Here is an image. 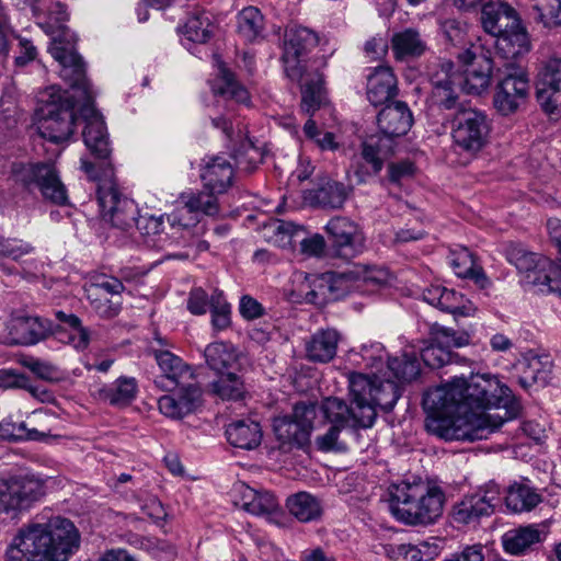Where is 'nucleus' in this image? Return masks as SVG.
Here are the masks:
<instances>
[{
	"mask_svg": "<svg viewBox=\"0 0 561 561\" xmlns=\"http://www.w3.org/2000/svg\"><path fill=\"white\" fill-rule=\"evenodd\" d=\"M427 431L445 440L486 439L522 410L511 389L491 374L454 377L423 398Z\"/></svg>",
	"mask_w": 561,
	"mask_h": 561,
	"instance_id": "1",
	"label": "nucleus"
},
{
	"mask_svg": "<svg viewBox=\"0 0 561 561\" xmlns=\"http://www.w3.org/2000/svg\"><path fill=\"white\" fill-rule=\"evenodd\" d=\"M79 546L80 534L73 523L55 516L23 525L5 556L8 561H68Z\"/></svg>",
	"mask_w": 561,
	"mask_h": 561,
	"instance_id": "2",
	"label": "nucleus"
},
{
	"mask_svg": "<svg viewBox=\"0 0 561 561\" xmlns=\"http://www.w3.org/2000/svg\"><path fill=\"white\" fill-rule=\"evenodd\" d=\"M320 43L319 35L305 26H290L285 31L282 60L286 76L300 83L301 110L312 115L324 101L323 77L309 70L307 56Z\"/></svg>",
	"mask_w": 561,
	"mask_h": 561,
	"instance_id": "3",
	"label": "nucleus"
},
{
	"mask_svg": "<svg viewBox=\"0 0 561 561\" xmlns=\"http://www.w3.org/2000/svg\"><path fill=\"white\" fill-rule=\"evenodd\" d=\"M51 56L61 66V78L84 100L80 114L85 122L82 136L87 148L95 158L106 160L111 154L108 135L102 115L92 105L93 95L89 90L83 61L60 45L51 48Z\"/></svg>",
	"mask_w": 561,
	"mask_h": 561,
	"instance_id": "4",
	"label": "nucleus"
},
{
	"mask_svg": "<svg viewBox=\"0 0 561 561\" xmlns=\"http://www.w3.org/2000/svg\"><path fill=\"white\" fill-rule=\"evenodd\" d=\"M388 495L391 515L405 525L434 524L444 511V491L422 480L393 483L388 489Z\"/></svg>",
	"mask_w": 561,
	"mask_h": 561,
	"instance_id": "5",
	"label": "nucleus"
},
{
	"mask_svg": "<svg viewBox=\"0 0 561 561\" xmlns=\"http://www.w3.org/2000/svg\"><path fill=\"white\" fill-rule=\"evenodd\" d=\"M81 170L91 181H99L98 202L100 213L106 222L114 228L129 231L135 227L139 209L136 203L124 195L113 181V170L110 163L104 168L105 179L101 180L96 165L85 158L80 159Z\"/></svg>",
	"mask_w": 561,
	"mask_h": 561,
	"instance_id": "6",
	"label": "nucleus"
},
{
	"mask_svg": "<svg viewBox=\"0 0 561 561\" xmlns=\"http://www.w3.org/2000/svg\"><path fill=\"white\" fill-rule=\"evenodd\" d=\"M505 253L507 261L525 274L527 284L536 287L541 294L561 295V268L549 257L530 252L518 243H511Z\"/></svg>",
	"mask_w": 561,
	"mask_h": 561,
	"instance_id": "7",
	"label": "nucleus"
},
{
	"mask_svg": "<svg viewBox=\"0 0 561 561\" xmlns=\"http://www.w3.org/2000/svg\"><path fill=\"white\" fill-rule=\"evenodd\" d=\"M490 124L484 112L460 107L451 121L454 147L472 157L488 142Z\"/></svg>",
	"mask_w": 561,
	"mask_h": 561,
	"instance_id": "8",
	"label": "nucleus"
},
{
	"mask_svg": "<svg viewBox=\"0 0 561 561\" xmlns=\"http://www.w3.org/2000/svg\"><path fill=\"white\" fill-rule=\"evenodd\" d=\"M529 90L527 71L517 62H505L493 96L494 107L504 116L514 114L526 104Z\"/></svg>",
	"mask_w": 561,
	"mask_h": 561,
	"instance_id": "9",
	"label": "nucleus"
},
{
	"mask_svg": "<svg viewBox=\"0 0 561 561\" xmlns=\"http://www.w3.org/2000/svg\"><path fill=\"white\" fill-rule=\"evenodd\" d=\"M15 181L28 190L37 187L43 197L57 205L68 202L67 190L51 163L21 164L13 169Z\"/></svg>",
	"mask_w": 561,
	"mask_h": 561,
	"instance_id": "10",
	"label": "nucleus"
},
{
	"mask_svg": "<svg viewBox=\"0 0 561 561\" xmlns=\"http://www.w3.org/2000/svg\"><path fill=\"white\" fill-rule=\"evenodd\" d=\"M43 482L28 474L0 478V513H15L28 508L44 495Z\"/></svg>",
	"mask_w": 561,
	"mask_h": 561,
	"instance_id": "11",
	"label": "nucleus"
},
{
	"mask_svg": "<svg viewBox=\"0 0 561 561\" xmlns=\"http://www.w3.org/2000/svg\"><path fill=\"white\" fill-rule=\"evenodd\" d=\"M501 502V488L494 481L479 486L477 490L463 495L454 505L453 518L460 524H474L484 516L493 514Z\"/></svg>",
	"mask_w": 561,
	"mask_h": 561,
	"instance_id": "12",
	"label": "nucleus"
},
{
	"mask_svg": "<svg viewBox=\"0 0 561 561\" xmlns=\"http://www.w3.org/2000/svg\"><path fill=\"white\" fill-rule=\"evenodd\" d=\"M73 102L67 98L60 102H48L39 108L38 133L54 142L67 141L73 133Z\"/></svg>",
	"mask_w": 561,
	"mask_h": 561,
	"instance_id": "13",
	"label": "nucleus"
},
{
	"mask_svg": "<svg viewBox=\"0 0 561 561\" xmlns=\"http://www.w3.org/2000/svg\"><path fill=\"white\" fill-rule=\"evenodd\" d=\"M316 414L317 405L314 403L295 404L291 416L274 420L273 427L277 439L283 445L304 446L309 442Z\"/></svg>",
	"mask_w": 561,
	"mask_h": 561,
	"instance_id": "14",
	"label": "nucleus"
},
{
	"mask_svg": "<svg viewBox=\"0 0 561 561\" xmlns=\"http://www.w3.org/2000/svg\"><path fill=\"white\" fill-rule=\"evenodd\" d=\"M537 100L551 118H561V58L547 60L538 73Z\"/></svg>",
	"mask_w": 561,
	"mask_h": 561,
	"instance_id": "15",
	"label": "nucleus"
},
{
	"mask_svg": "<svg viewBox=\"0 0 561 561\" xmlns=\"http://www.w3.org/2000/svg\"><path fill=\"white\" fill-rule=\"evenodd\" d=\"M54 332L49 320L27 314H12L5 324L2 342L8 345H32Z\"/></svg>",
	"mask_w": 561,
	"mask_h": 561,
	"instance_id": "16",
	"label": "nucleus"
},
{
	"mask_svg": "<svg viewBox=\"0 0 561 561\" xmlns=\"http://www.w3.org/2000/svg\"><path fill=\"white\" fill-rule=\"evenodd\" d=\"M325 230L336 256L351 259L362 253L365 238L359 227L345 217L331 219Z\"/></svg>",
	"mask_w": 561,
	"mask_h": 561,
	"instance_id": "17",
	"label": "nucleus"
},
{
	"mask_svg": "<svg viewBox=\"0 0 561 561\" xmlns=\"http://www.w3.org/2000/svg\"><path fill=\"white\" fill-rule=\"evenodd\" d=\"M211 312V324L216 330H225L231 324V306L221 290H214L210 298L202 287L193 288L188 295L187 309L192 314Z\"/></svg>",
	"mask_w": 561,
	"mask_h": 561,
	"instance_id": "18",
	"label": "nucleus"
},
{
	"mask_svg": "<svg viewBox=\"0 0 561 561\" xmlns=\"http://www.w3.org/2000/svg\"><path fill=\"white\" fill-rule=\"evenodd\" d=\"M548 534L549 527L546 523L520 525L503 534L502 546L511 556H525L541 545Z\"/></svg>",
	"mask_w": 561,
	"mask_h": 561,
	"instance_id": "19",
	"label": "nucleus"
},
{
	"mask_svg": "<svg viewBox=\"0 0 561 561\" xmlns=\"http://www.w3.org/2000/svg\"><path fill=\"white\" fill-rule=\"evenodd\" d=\"M376 375L369 377L364 374L353 373L348 377L350 396L352 404L359 413L358 421L360 427L373 426L377 412L374 409V389Z\"/></svg>",
	"mask_w": 561,
	"mask_h": 561,
	"instance_id": "20",
	"label": "nucleus"
},
{
	"mask_svg": "<svg viewBox=\"0 0 561 561\" xmlns=\"http://www.w3.org/2000/svg\"><path fill=\"white\" fill-rule=\"evenodd\" d=\"M459 59L467 66L463 73L462 89L468 94L480 95L491 85L493 61L483 55L477 57L471 49L459 55Z\"/></svg>",
	"mask_w": 561,
	"mask_h": 561,
	"instance_id": "21",
	"label": "nucleus"
},
{
	"mask_svg": "<svg viewBox=\"0 0 561 561\" xmlns=\"http://www.w3.org/2000/svg\"><path fill=\"white\" fill-rule=\"evenodd\" d=\"M156 362L161 375L154 378L158 388L172 391L193 379V371L179 356L169 351L153 350Z\"/></svg>",
	"mask_w": 561,
	"mask_h": 561,
	"instance_id": "22",
	"label": "nucleus"
},
{
	"mask_svg": "<svg viewBox=\"0 0 561 561\" xmlns=\"http://www.w3.org/2000/svg\"><path fill=\"white\" fill-rule=\"evenodd\" d=\"M519 22L516 11L505 2L489 1L482 7V27L495 39L511 27H516Z\"/></svg>",
	"mask_w": 561,
	"mask_h": 561,
	"instance_id": "23",
	"label": "nucleus"
},
{
	"mask_svg": "<svg viewBox=\"0 0 561 561\" xmlns=\"http://www.w3.org/2000/svg\"><path fill=\"white\" fill-rule=\"evenodd\" d=\"M377 123L387 141L405 135L412 124L413 116L404 102H393L386 105L378 114Z\"/></svg>",
	"mask_w": 561,
	"mask_h": 561,
	"instance_id": "24",
	"label": "nucleus"
},
{
	"mask_svg": "<svg viewBox=\"0 0 561 561\" xmlns=\"http://www.w3.org/2000/svg\"><path fill=\"white\" fill-rule=\"evenodd\" d=\"M233 496L236 505L253 515H271L279 508L278 501L272 493L252 489L242 482L234 484Z\"/></svg>",
	"mask_w": 561,
	"mask_h": 561,
	"instance_id": "25",
	"label": "nucleus"
},
{
	"mask_svg": "<svg viewBox=\"0 0 561 561\" xmlns=\"http://www.w3.org/2000/svg\"><path fill=\"white\" fill-rule=\"evenodd\" d=\"M204 188L224 194L232 185L233 168L231 162L222 156L209 157L201 170Z\"/></svg>",
	"mask_w": 561,
	"mask_h": 561,
	"instance_id": "26",
	"label": "nucleus"
},
{
	"mask_svg": "<svg viewBox=\"0 0 561 561\" xmlns=\"http://www.w3.org/2000/svg\"><path fill=\"white\" fill-rule=\"evenodd\" d=\"M496 54L506 62L515 60L530 50V39L522 22L511 27L494 41Z\"/></svg>",
	"mask_w": 561,
	"mask_h": 561,
	"instance_id": "27",
	"label": "nucleus"
},
{
	"mask_svg": "<svg viewBox=\"0 0 561 561\" xmlns=\"http://www.w3.org/2000/svg\"><path fill=\"white\" fill-rule=\"evenodd\" d=\"M505 505L512 513H527L542 502V495L528 482H513L506 490Z\"/></svg>",
	"mask_w": 561,
	"mask_h": 561,
	"instance_id": "28",
	"label": "nucleus"
},
{
	"mask_svg": "<svg viewBox=\"0 0 561 561\" xmlns=\"http://www.w3.org/2000/svg\"><path fill=\"white\" fill-rule=\"evenodd\" d=\"M397 79L389 67H378L367 79L368 101L377 106L394 96Z\"/></svg>",
	"mask_w": 561,
	"mask_h": 561,
	"instance_id": "29",
	"label": "nucleus"
},
{
	"mask_svg": "<svg viewBox=\"0 0 561 561\" xmlns=\"http://www.w3.org/2000/svg\"><path fill=\"white\" fill-rule=\"evenodd\" d=\"M138 382L136 378L121 376L114 382L104 385L98 391L100 400L113 407L129 405L137 397Z\"/></svg>",
	"mask_w": 561,
	"mask_h": 561,
	"instance_id": "30",
	"label": "nucleus"
},
{
	"mask_svg": "<svg viewBox=\"0 0 561 561\" xmlns=\"http://www.w3.org/2000/svg\"><path fill=\"white\" fill-rule=\"evenodd\" d=\"M391 48L397 60H409L421 57L427 45L420 32L410 27L392 35Z\"/></svg>",
	"mask_w": 561,
	"mask_h": 561,
	"instance_id": "31",
	"label": "nucleus"
},
{
	"mask_svg": "<svg viewBox=\"0 0 561 561\" xmlns=\"http://www.w3.org/2000/svg\"><path fill=\"white\" fill-rule=\"evenodd\" d=\"M228 442L242 449H254L262 440V430L257 422L244 419L231 422L226 427Z\"/></svg>",
	"mask_w": 561,
	"mask_h": 561,
	"instance_id": "32",
	"label": "nucleus"
},
{
	"mask_svg": "<svg viewBox=\"0 0 561 561\" xmlns=\"http://www.w3.org/2000/svg\"><path fill=\"white\" fill-rule=\"evenodd\" d=\"M448 260L458 277L472 278L481 288L490 285L482 267L476 263L473 254L467 248L450 251Z\"/></svg>",
	"mask_w": 561,
	"mask_h": 561,
	"instance_id": "33",
	"label": "nucleus"
},
{
	"mask_svg": "<svg viewBox=\"0 0 561 561\" xmlns=\"http://www.w3.org/2000/svg\"><path fill=\"white\" fill-rule=\"evenodd\" d=\"M340 334L334 329L316 332L307 343V356L312 362L327 363L336 354Z\"/></svg>",
	"mask_w": 561,
	"mask_h": 561,
	"instance_id": "34",
	"label": "nucleus"
},
{
	"mask_svg": "<svg viewBox=\"0 0 561 561\" xmlns=\"http://www.w3.org/2000/svg\"><path fill=\"white\" fill-rule=\"evenodd\" d=\"M317 282V287L320 289L322 296L330 294L334 298H339L350 293L352 289L358 288L354 266L344 272L331 271L323 273Z\"/></svg>",
	"mask_w": 561,
	"mask_h": 561,
	"instance_id": "35",
	"label": "nucleus"
},
{
	"mask_svg": "<svg viewBox=\"0 0 561 561\" xmlns=\"http://www.w3.org/2000/svg\"><path fill=\"white\" fill-rule=\"evenodd\" d=\"M206 363L218 375L227 374L239 367V355L236 350L226 343L209 344L204 352Z\"/></svg>",
	"mask_w": 561,
	"mask_h": 561,
	"instance_id": "36",
	"label": "nucleus"
},
{
	"mask_svg": "<svg viewBox=\"0 0 561 561\" xmlns=\"http://www.w3.org/2000/svg\"><path fill=\"white\" fill-rule=\"evenodd\" d=\"M320 410L332 425L360 427L358 421L359 413L356 408L353 404L348 407L339 398L324 399Z\"/></svg>",
	"mask_w": 561,
	"mask_h": 561,
	"instance_id": "37",
	"label": "nucleus"
},
{
	"mask_svg": "<svg viewBox=\"0 0 561 561\" xmlns=\"http://www.w3.org/2000/svg\"><path fill=\"white\" fill-rule=\"evenodd\" d=\"M302 232L301 227L279 219H271L263 225L261 230L265 241L279 248L291 245L294 238Z\"/></svg>",
	"mask_w": 561,
	"mask_h": 561,
	"instance_id": "38",
	"label": "nucleus"
},
{
	"mask_svg": "<svg viewBox=\"0 0 561 561\" xmlns=\"http://www.w3.org/2000/svg\"><path fill=\"white\" fill-rule=\"evenodd\" d=\"M287 507L291 515L304 523L319 518L322 513L320 501L307 492H298L288 497Z\"/></svg>",
	"mask_w": 561,
	"mask_h": 561,
	"instance_id": "39",
	"label": "nucleus"
},
{
	"mask_svg": "<svg viewBox=\"0 0 561 561\" xmlns=\"http://www.w3.org/2000/svg\"><path fill=\"white\" fill-rule=\"evenodd\" d=\"M218 193L208 190L198 192H185L179 196L178 203L187 205L199 217L215 216L219 211V204L217 199Z\"/></svg>",
	"mask_w": 561,
	"mask_h": 561,
	"instance_id": "40",
	"label": "nucleus"
},
{
	"mask_svg": "<svg viewBox=\"0 0 561 561\" xmlns=\"http://www.w3.org/2000/svg\"><path fill=\"white\" fill-rule=\"evenodd\" d=\"M216 94L234 100L240 104H249L250 95L248 90L242 87L226 67H219V75L216 83L213 85Z\"/></svg>",
	"mask_w": 561,
	"mask_h": 561,
	"instance_id": "41",
	"label": "nucleus"
},
{
	"mask_svg": "<svg viewBox=\"0 0 561 561\" xmlns=\"http://www.w3.org/2000/svg\"><path fill=\"white\" fill-rule=\"evenodd\" d=\"M385 140L378 136H370L363 142L362 158L369 167L367 172L377 174L382 169L383 160L391 150L390 145L383 144Z\"/></svg>",
	"mask_w": 561,
	"mask_h": 561,
	"instance_id": "42",
	"label": "nucleus"
},
{
	"mask_svg": "<svg viewBox=\"0 0 561 561\" xmlns=\"http://www.w3.org/2000/svg\"><path fill=\"white\" fill-rule=\"evenodd\" d=\"M214 30L210 15L206 12H196L187 19L183 33L188 41L204 44L213 36Z\"/></svg>",
	"mask_w": 561,
	"mask_h": 561,
	"instance_id": "43",
	"label": "nucleus"
},
{
	"mask_svg": "<svg viewBox=\"0 0 561 561\" xmlns=\"http://www.w3.org/2000/svg\"><path fill=\"white\" fill-rule=\"evenodd\" d=\"M163 216L144 215L136 218L135 227L144 237V242L150 248L164 249V239L161 237Z\"/></svg>",
	"mask_w": 561,
	"mask_h": 561,
	"instance_id": "44",
	"label": "nucleus"
},
{
	"mask_svg": "<svg viewBox=\"0 0 561 561\" xmlns=\"http://www.w3.org/2000/svg\"><path fill=\"white\" fill-rule=\"evenodd\" d=\"M264 30V19L254 7L244 8L238 15V32L248 42L259 38Z\"/></svg>",
	"mask_w": 561,
	"mask_h": 561,
	"instance_id": "45",
	"label": "nucleus"
},
{
	"mask_svg": "<svg viewBox=\"0 0 561 561\" xmlns=\"http://www.w3.org/2000/svg\"><path fill=\"white\" fill-rule=\"evenodd\" d=\"M215 394L224 400H239L245 394V387L241 378L233 371L218 375L217 380L211 383Z\"/></svg>",
	"mask_w": 561,
	"mask_h": 561,
	"instance_id": "46",
	"label": "nucleus"
},
{
	"mask_svg": "<svg viewBox=\"0 0 561 561\" xmlns=\"http://www.w3.org/2000/svg\"><path fill=\"white\" fill-rule=\"evenodd\" d=\"M430 340L446 351L453 347H462L470 343V335L467 332H457L438 323L430 327Z\"/></svg>",
	"mask_w": 561,
	"mask_h": 561,
	"instance_id": "47",
	"label": "nucleus"
},
{
	"mask_svg": "<svg viewBox=\"0 0 561 561\" xmlns=\"http://www.w3.org/2000/svg\"><path fill=\"white\" fill-rule=\"evenodd\" d=\"M440 298V310L450 312L455 317H471L477 311L472 301L454 289L446 288Z\"/></svg>",
	"mask_w": 561,
	"mask_h": 561,
	"instance_id": "48",
	"label": "nucleus"
},
{
	"mask_svg": "<svg viewBox=\"0 0 561 561\" xmlns=\"http://www.w3.org/2000/svg\"><path fill=\"white\" fill-rule=\"evenodd\" d=\"M374 409L391 410L400 398L398 385L390 379H380L376 376L374 389Z\"/></svg>",
	"mask_w": 561,
	"mask_h": 561,
	"instance_id": "49",
	"label": "nucleus"
},
{
	"mask_svg": "<svg viewBox=\"0 0 561 561\" xmlns=\"http://www.w3.org/2000/svg\"><path fill=\"white\" fill-rule=\"evenodd\" d=\"M49 16L53 21L59 24V28L62 31L64 37H54L53 43L49 47V53L51 54V48L56 45H60L61 47H65L73 54H76L81 60L82 58L77 54L75 50L73 44L76 42L75 35L69 34V30L65 26H62V23L68 21L69 14L67 12V8L65 4L60 2H56L50 9H49Z\"/></svg>",
	"mask_w": 561,
	"mask_h": 561,
	"instance_id": "50",
	"label": "nucleus"
},
{
	"mask_svg": "<svg viewBox=\"0 0 561 561\" xmlns=\"http://www.w3.org/2000/svg\"><path fill=\"white\" fill-rule=\"evenodd\" d=\"M69 332H65L59 327L54 329L53 334H58L60 341H66L71 344L76 350H84L90 343L89 331L81 325L78 317H68Z\"/></svg>",
	"mask_w": 561,
	"mask_h": 561,
	"instance_id": "51",
	"label": "nucleus"
},
{
	"mask_svg": "<svg viewBox=\"0 0 561 561\" xmlns=\"http://www.w3.org/2000/svg\"><path fill=\"white\" fill-rule=\"evenodd\" d=\"M446 67V77L442 80L433 81V95L436 102L446 110H451L456 106L457 103V94L455 93L454 83L448 75L449 70L453 68L450 62L443 65Z\"/></svg>",
	"mask_w": 561,
	"mask_h": 561,
	"instance_id": "52",
	"label": "nucleus"
},
{
	"mask_svg": "<svg viewBox=\"0 0 561 561\" xmlns=\"http://www.w3.org/2000/svg\"><path fill=\"white\" fill-rule=\"evenodd\" d=\"M87 297L92 309L102 318L116 317L122 307V298H113L103 294H96L95 289H85Z\"/></svg>",
	"mask_w": 561,
	"mask_h": 561,
	"instance_id": "53",
	"label": "nucleus"
},
{
	"mask_svg": "<svg viewBox=\"0 0 561 561\" xmlns=\"http://www.w3.org/2000/svg\"><path fill=\"white\" fill-rule=\"evenodd\" d=\"M388 369L393 373L398 380L411 381L420 374V364L414 355L404 353L402 358L388 359Z\"/></svg>",
	"mask_w": 561,
	"mask_h": 561,
	"instance_id": "54",
	"label": "nucleus"
},
{
	"mask_svg": "<svg viewBox=\"0 0 561 561\" xmlns=\"http://www.w3.org/2000/svg\"><path fill=\"white\" fill-rule=\"evenodd\" d=\"M347 197V191L344 184L339 182L328 183L321 187L317 194L318 202L330 208H340Z\"/></svg>",
	"mask_w": 561,
	"mask_h": 561,
	"instance_id": "55",
	"label": "nucleus"
},
{
	"mask_svg": "<svg viewBox=\"0 0 561 561\" xmlns=\"http://www.w3.org/2000/svg\"><path fill=\"white\" fill-rule=\"evenodd\" d=\"M168 221L171 228L176 230H186L188 231L192 227H195L201 217L187 205L180 204L173 209L171 214L168 215Z\"/></svg>",
	"mask_w": 561,
	"mask_h": 561,
	"instance_id": "56",
	"label": "nucleus"
},
{
	"mask_svg": "<svg viewBox=\"0 0 561 561\" xmlns=\"http://www.w3.org/2000/svg\"><path fill=\"white\" fill-rule=\"evenodd\" d=\"M34 247L21 239L15 238H0V255L19 260L24 255L31 254Z\"/></svg>",
	"mask_w": 561,
	"mask_h": 561,
	"instance_id": "57",
	"label": "nucleus"
},
{
	"mask_svg": "<svg viewBox=\"0 0 561 561\" xmlns=\"http://www.w3.org/2000/svg\"><path fill=\"white\" fill-rule=\"evenodd\" d=\"M354 273L356 274V282L358 286L360 284L379 286L387 283L389 279L388 271L381 267L355 265Z\"/></svg>",
	"mask_w": 561,
	"mask_h": 561,
	"instance_id": "58",
	"label": "nucleus"
},
{
	"mask_svg": "<svg viewBox=\"0 0 561 561\" xmlns=\"http://www.w3.org/2000/svg\"><path fill=\"white\" fill-rule=\"evenodd\" d=\"M421 357L426 366L439 368L450 360V352L431 341L427 346L421 348Z\"/></svg>",
	"mask_w": 561,
	"mask_h": 561,
	"instance_id": "59",
	"label": "nucleus"
},
{
	"mask_svg": "<svg viewBox=\"0 0 561 561\" xmlns=\"http://www.w3.org/2000/svg\"><path fill=\"white\" fill-rule=\"evenodd\" d=\"M180 387V392L175 397L178 398L179 402H181V405H186L187 414H190L201 405L202 390L197 385L190 381L184 382Z\"/></svg>",
	"mask_w": 561,
	"mask_h": 561,
	"instance_id": "60",
	"label": "nucleus"
},
{
	"mask_svg": "<svg viewBox=\"0 0 561 561\" xmlns=\"http://www.w3.org/2000/svg\"><path fill=\"white\" fill-rule=\"evenodd\" d=\"M159 411L174 420L182 419L187 415V408L185 404L181 405L175 394H164L158 400Z\"/></svg>",
	"mask_w": 561,
	"mask_h": 561,
	"instance_id": "61",
	"label": "nucleus"
},
{
	"mask_svg": "<svg viewBox=\"0 0 561 561\" xmlns=\"http://www.w3.org/2000/svg\"><path fill=\"white\" fill-rule=\"evenodd\" d=\"M537 11V20L548 26L561 12V0H537L534 5Z\"/></svg>",
	"mask_w": 561,
	"mask_h": 561,
	"instance_id": "62",
	"label": "nucleus"
},
{
	"mask_svg": "<svg viewBox=\"0 0 561 561\" xmlns=\"http://www.w3.org/2000/svg\"><path fill=\"white\" fill-rule=\"evenodd\" d=\"M87 289H95L96 294H103L113 298H122L125 287L116 277H103L100 280L89 285Z\"/></svg>",
	"mask_w": 561,
	"mask_h": 561,
	"instance_id": "63",
	"label": "nucleus"
},
{
	"mask_svg": "<svg viewBox=\"0 0 561 561\" xmlns=\"http://www.w3.org/2000/svg\"><path fill=\"white\" fill-rule=\"evenodd\" d=\"M387 553L393 561H419L415 545L412 543L390 545Z\"/></svg>",
	"mask_w": 561,
	"mask_h": 561,
	"instance_id": "64",
	"label": "nucleus"
}]
</instances>
